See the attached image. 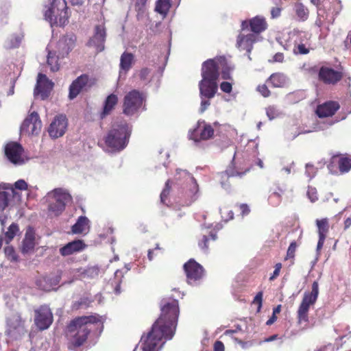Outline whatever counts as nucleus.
Listing matches in <instances>:
<instances>
[{"label": "nucleus", "mask_w": 351, "mask_h": 351, "mask_svg": "<svg viewBox=\"0 0 351 351\" xmlns=\"http://www.w3.org/2000/svg\"><path fill=\"white\" fill-rule=\"evenodd\" d=\"M86 245L82 240H75L68 243L60 249V253L62 256H66L76 252L82 251Z\"/></svg>", "instance_id": "nucleus-28"}, {"label": "nucleus", "mask_w": 351, "mask_h": 351, "mask_svg": "<svg viewBox=\"0 0 351 351\" xmlns=\"http://www.w3.org/2000/svg\"><path fill=\"white\" fill-rule=\"evenodd\" d=\"M170 180H168L166 183H165V189L162 190L161 194H160V202L162 203V204H166L165 202V199L167 198V197L169 195V191H170Z\"/></svg>", "instance_id": "nucleus-50"}, {"label": "nucleus", "mask_w": 351, "mask_h": 351, "mask_svg": "<svg viewBox=\"0 0 351 351\" xmlns=\"http://www.w3.org/2000/svg\"><path fill=\"white\" fill-rule=\"evenodd\" d=\"M282 9L280 7H274L271 10V19H277L281 14Z\"/></svg>", "instance_id": "nucleus-59"}, {"label": "nucleus", "mask_w": 351, "mask_h": 351, "mask_svg": "<svg viewBox=\"0 0 351 351\" xmlns=\"http://www.w3.org/2000/svg\"><path fill=\"white\" fill-rule=\"evenodd\" d=\"M134 62V56L132 53L123 52L120 58L119 77L125 75L128 71L132 68Z\"/></svg>", "instance_id": "nucleus-30"}, {"label": "nucleus", "mask_w": 351, "mask_h": 351, "mask_svg": "<svg viewBox=\"0 0 351 351\" xmlns=\"http://www.w3.org/2000/svg\"><path fill=\"white\" fill-rule=\"evenodd\" d=\"M90 221L85 216L78 217L77 221L71 227L73 234H87L90 230Z\"/></svg>", "instance_id": "nucleus-31"}, {"label": "nucleus", "mask_w": 351, "mask_h": 351, "mask_svg": "<svg viewBox=\"0 0 351 351\" xmlns=\"http://www.w3.org/2000/svg\"><path fill=\"white\" fill-rule=\"evenodd\" d=\"M14 188L21 191L26 190L27 189V183L24 180H17L14 184Z\"/></svg>", "instance_id": "nucleus-54"}, {"label": "nucleus", "mask_w": 351, "mask_h": 351, "mask_svg": "<svg viewBox=\"0 0 351 351\" xmlns=\"http://www.w3.org/2000/svg\"><path fill=\"white\" fill-rule=\"evenodd\" d=\"M132 129L126 122L114 124L105 138L106 151L119 152L128 145L131 135Z\"/></svg>", "instance_id": "nucleus-4"}, {"label": "nucleus", "mask_w": 351, "mask_h": 351, "mask_svg": "<svg viewBox=\"0 0 351 351\" xmlns=\"http://www.w3.org/2000/svg\"><path fill=\"white\" fill-rule=\"evenodd\" d=\"M263 302V293L261 291L258 292L254 298L253 304H257V311L259 312L262 307Z\"/></svg>", "instance_id": "nucleus-53"}, {"label": "nucleus", "mask_w": 351, "mask_h": 351, "mask_svg": "<svg viewBox=\"0 0 351 351\" xmlns=\"http://www.w3.org/2000/svg\"><path fill=\"white\" fill-rule=\"evenodd\" d=\"M65 0H51L50 5L45 12V19L50 23L51 27L64 26L69 18Z\"/></svg>", "instance_id": "nucleus-5"}, {"label": "nucleus", "mask_w": 351, "mask_h": 351, "mask_svg": "<svg viewBox=\"0 0 351 351\" xmlns=\"http://www.w3.org/2000/svg\"><path fill=\"white\" fill-rule=\"evenodd\" d=\"M34 324L40 330L48 329L53 323V316L47 305H42L34 311Z\"/></svg>", "instance_id": "nucleus-12"}, {"label": "nucleus", "mask_w": 351, "mask_h": 351, "mask_svg": "<svg viewBox=\"0 0 351 351\" xmlns=\"http://www.w3.org/2000/svg\"><path fill=\"white\" fill-rule=\"evenodd\" d=\"M281 268H282L281 263L276 264L275 269L273 272V274L269 278L270 280H274L279 275Z\"/></svg>", "instance_id": "nucleus-60"}, {"label": "nucleus", "mask_w": 351, "mask_h": 351, "mask_svg": "<svg viewBox=\"0 0 351 351\" xmlns=\"http://www.w3.org/2000/svg\"><path fill=\"white\" fill-rule=\"evenodd\" d=\"M266 114L269 120H273L281 115L280 110L276 106H271L266 108Z\"/></svg>", "instance_id": "nucleus-43"}, {"label": "nucleus", "mask_w": 351, "mask_h": 351, "mask_svg": "<svg viewBox=\"0 0 351 351\" xmlns=\"http://www.w3.org/2000/svg\"><path fill=\"white\" fill-rule=\"evenodd\" d=\"M225 60L222 58L208 59L203 62L201 70L202 80L199 82V96L201 98L200 112H204L210 105L218 90L217 80L219 76V64Z\"/></svg>", "instance_id": "nucleus-2"}, {"label": "nucleus", "mask_w": 351, "mask_h": 351, "mask_svg": "<svg viewBox=\"0 0 351 351\" xmlns=\"http://www.w3.org/2000/svg\"><path fill=\"white\" fill-rule=\"evenodd\" d=\"M296 249V243L295 242H292L289 245L287 252V256L289 258H293L294 256V254Z\"/></svg>", "instance_id": "nucleus-57"}, {"label": "nucleus", "mask_w": 351, "mask_h": 351, "mask_svg": "<svg viewBox=\"0 0 351 351\" xmlns=\"http://www.w3.org/2000/svg\"><path fill=\"white\" fill-rule=\"evenodd\" d=\"M4 252L6 257L11 261L16 262L18 261V256L15 253L14 249L11 245H8L4 248Z\"/></svg>", "instance_id": "nucleus-44"}, {"label": "nucleus", "mask_w": 351, "mask_h": 351, "mask_svg": "<svg viewBox=\"0 0 351 351\" xmlns=\"http://www.w3.org/2000/svg\"><path fill=\"white\" fill-rule=\"evenodd\" d=\"M269 82L272 84L274 87L281 88L287 84L288 78L283 73H276L272 74L270 76Z\"/></svg>", "instance_id": "nucleus-34"}, {"label": "nucleus", "mask_w": 351, "mask_h": 351, "mask_svg": "<svg viewBox=\"0 0 351 351\" xmlns=\"http://www.w3.org/2000/svg\"><path fill=\"white\" fill-rule=\"evenodd\" d=\"M103 329V322L99 315L82 316L71 320L66 327L69 348H78L86 341L90 332L95 328Z\"/></svg>", "instance_id": "nucleus-3"}, {"label": "nucleus", "mask_w": 351, "mask_h": 351, "mask_svg": "<svg viewBox=\"0 0 351 351\" xmlns=\"http://www.w3.org/2000/svg\"><path fill=\"white\" fill-rule=\"evenodd\" d=\"M19 232V225L16 223H12L9 228H8V230L5 233V240L6 244H9L12 239L15 237V236L18 234Z\"/></svg>", "instance_id": "nucleus-39"}, {"label": "nucleus", "mask_w": 351, "mask_h": 351, "mask_svg": "<svg viewBox=\"0 0 351 351\" xmlns=\"http://www.w3.org/2000/svg\"><path fill=\"white\" fill-rule=\"evenodd\" d=\"M53 86V83L47 77L46 75L39 73L34 94L35 96L40 95L42 99H45L48 97Z\"/></svg>", "instance_id": "nucleus-19"}, {"label": "nucleus", "mask_w": 351, "mask_h": 351, "mask_svg": "<svg viewBox=\"0 0 351 351\" xmlns=\"http://www.w3.org/2000/svg\"><path fill=\"white\" fill-rule=\"evenodd\" d=\"M106 35V29L104 23L96 25L94 27L93 35L87 43L88 46L94 47L97 53L101 52L105 49L104 43Z\"/></svg>", "instance_id": "nucleus-15"}, {"label": "nucleus", "mask_w": 351, "mask_h": 351, "mask_svg": "<svg viewBox=\"0 0 351 351\" xmlns=\"http://www.w3.org/2000/svg\"><path fill=\"white\" fill-rule=\"evenodd\" d=\"M316 224L318 228L319 236H325L328 230V223L327 219H317Z\"/></svg>", "instance_id": "nucleus-41"}, {"label": "nucleus", "mask_w": 351, "mask_h": 351, "mask_svg": "<svg viewBox=\"0 0 351 351\" xmlns=\"http://www.w3.org/2000/svg\"><path fill=\"white\" fill-rule=\"evenodd\" d=\"M337 162L339 165V171L340 173L348 172L351 169V160L348 158H339L336 156L332 158L331 162L328 165V169L332 174L338 173V171L333 169V164Z\"/></svg>", "instance_id": "nucleus-27"}, {"label": "nucleus", "mask_w": 351, "mask_h": 351, "mask_svg": "<svg viewBox=\"0 0 351 351\" xmlns=\"http://www.w3.org/2000/svg\"><path fill=\"white\" fill-rule=\"evenodd\" d=\"M187 282L191 285H197L204 276L203 267L194 259H190L184 265Z\"/></svg>", "instance_id": "nucleus-11"}, {"label": "nucleus", "mask_w": 351, "mask_h": 351, "mask_svg": "<svg viewBox=\"0 0 351 351\" xmlns=\"http://www.w3.org/2000/svg\"><path fill=\"white\" fill-rule=\"evenodd\" d=\"M25 332L24 321L18 312H12L6 318L5 335L11 338L17 339Z\"/></svg>", "instance_id": "nucleus-10"}, {"label": "nucleus", "mask_w": 351, "mask_h": 351, "mask_svg": "<svg viewBox=\"0 0 351 351\" xmlns=\"http://www.w3.org/2000/svg\"><path fill=\"white\" fill-rule=\"evenodd\" d=\"M257 90L265 97H267L270 95V91L266 85L258 86Z\"/></svg>", "instance_id": "nucleus-58"}, {"label": "nucleus", "mask_w": 351, "mask_h": 351, "mask_svg": "<svg viewBox=\"0 0 351 351\" xmlns=\"http://www.w3.org/2000/svg\"><path fill=\"white\" fill-rule=\"evenodd\" d=\"M34 236L32 232L27 231L23 241L22 252L28 253L34 248Z\"/></svg>", "instance_id": "nucleus-35"}, {"label": "nucleus", "mask_w": 351, "mask_h": 351, "mask_svg": "<svg viewBox=\"0 0 351 351\" xmlns=\"http://www.w3.org/2000/svg\"><path fill=\"white\" fill-rule=\"evenodd\" d=\"M91 302L92 301L90 300L88 298H82L80 299V300L74 303L73 308L76 309L80 308H86L90 305Z\"/></svg>", "instance_id": "nucleus-46"}, {"label": "nucleus", "mask_w": 351, "mask_h": 351, "mask_svg": "<svg viewBox=\"0 0 351 351\" xmlns=\"http://www.w3.org/2000/svg\"><path fill=\"white\" fill-rule=\"evenodd\" d=\"M319 294V285L317 281L313 282L312 285L311 291H306L301 304L299 306L297 314L298 323L308 322V313L311 306L313 305L318 298Z\"/></svg>", "instance_id": "nucleus-7"}, {"label": "nucleus", "mask_w": 351, "mask_h": 351, "mask_svg": "<svg viewBox=\"0 0 351 351\" xmlns=\"http://www.w3.org/2000/svg\"><path fill=\"white\" fill-rule=\"evenodd\" d=\"M47 197L49 200V211L55 216L60 215L66 208V205L72 201V197L67 189L56 188L49 191Z\"/></svg>", "instance_id": "nucleus-6"}, {"label": "nucleus", "mask_w": 351, "mask_h": 351, "mask_svg": "<svg viewBox=\"0 0 351 351\" xmlns=\"http://www.w3.org/2000/svg\"><path fill=\"white\" fill-rule=\"evenodd\" d=\"M175 178L177 180H181L183 179L184 182L189 183L190 184L189 191L190 193L192 195V198L193 199H197L196 194L199 191L198 184L195 179L186 170L177 169Z\"/></svg>", "instance_id": "nucleus-22"}, {"label": "nucleus", "mask_w": 351, "mask_h": 351, "mask_svg": "<svg viewBox=\"0 0 351 351\" xmlns=\"http://www.w3.org/2000/svg\"><path fill=\"white\" fill-rule=\"evenodd\" d=\"M267 23L266 19L263 16H256L249 21H243L241 23V30L245 32L248 27L254 34H258L263 32L267 29Z\"/></svg>", "instance_id": "nucleus-18"}, {"label": "nucleus", "mask_w": 351, "mask_h": 351, "mask_svg": "<svg viewBox=\"0 0 351 351\" xmlns=\"http://www.w3.org/2000/svg\"><path fill=\"white\" fill-rule=\"evenodd\" d=\"M316 173H317L316 168L313 165H311V164L306 165L305 174L310 180H311L312 178H313L315 177V176L316 175Z\"/></svg>", "instance_id": "nucleus-48"}, {"label": "nucleus", "mask_w": 351, "mask_h": 351, "mask_svg": "<svg viewBox=\"0 0 351 351\" xmlns=\"http://www.w3.org/2000/svg\"><path fill=\"white\" fill-rule=\"evenodd\" d=\"M218 126V122H214L212 125L206 123L204 121H199L197 127L193 130L189 131V137L194 141L196 145H198L201 141H206L213 138L215 128Z\"/></svg>", "instance_id": "nucleus-9"}, {"label": "nucleus", "mask_w": 351, "mask_h": 351, "mask_svg": "<svg viewBox=\"0 0 351 351\" xmlns=\"http://www.w3.org/2000/svg\"><path fill=\"white\" fill-rule=\"evenodd\" d=\"M284 193V190L278 188L277 191H274L269 197V201L273 206L279 204L281 200V196Z\"/></svg>", "instance_id": "nucleus-40"}, {"label": "nucleus", "mask_w": 351, "mask_h": 351, "mask_svg": "<svg viewBox=\"0 0 351 351\" xmlns=\"http://www.w3.org/2000/svg\"><path fill=\"white\" fill-rule=\"evenodd\" d=\"M210 239H212L213 241L217 239V234L215 233H210L209 237L204 235L201 241H199L198 245L199 247L205 252H206L208 250V242Z\"/></svg>", "instance_id": "nucleus-42"}, {"label": "nucleus", "mask_w": 351, "mask_h": 351, "mask_svg": "<svg viewBox=\"0 0 351 351\" xmlns=\"http://www.w3.org/2000/svg\"><path fill=\"white\" fill-rule=\"evenodd\" d=\"M150 69L147 68H143L140 71L139 77L141 80L146 81V83L149 81L147 80V77L149 75Z\"/></svg>", "instance_id": "nucleus-55"}, {"label": "nucleus", "mask_w": 351, "mask_h": 351, "mask_svg": "<svg viewBox=\"0 0 351 351\" xmlns=\"http://www.w3.org/2000/svg\"><path fill=\"white\" fill-rule=\"evenodd\" d=\"M307 196L311 202H315L318 199L317 189L312 186H308L307 190Z\"/></svg>", "instance_id": "nucleus-47"}, {"label": "nucleus", "mask_w": 351, "mask_h": 351, "mask_svg": "<svg viewBox=\"0 0 351 351\" xmlns=\"http://www.w3.org/2000/svg\"><path fill=\"white\" fill-rule=\"evenodd\" d=\"M160 315L151 330L141 339V347L133 351H160L167 340L175 335L179 317L178 301L171 298H162L160 303Z\"/></svg>", "instance_id": "nucleus-1"}, {"label": "nucleus", "mask_w": 351, "mask_h": 351, "mask_svg": "<svg viewBox=\"0 0 351 351\" xmlns=\"http://www.w3.org/2000/svg\"><path fill=\"white\" fill-rule=\"evenodd\" d=\"M23 36L21 34H15L11 35L5 42V47L7 49H14L19 47L22 42Z\"/></svg>", "instance_id": "nucleus-36"}, {"label": "nucleus", "mask_w": 351, "mask_h": 351, "mask_svg": "<svg viewBox=\"0 0 351 351\" xmlns=\"http://www.w3.org/2000/svg\"><path fill=\"white\" fill-rule=\"evenodd\" d=\"M88 76L85 74L81 75L75 79L69 86V99H75L80 93L88 86Z\"/></svg>", "instance_id": "nucleus-24"}, {"label": "nucleus", "mask_w": 351, "mask_h": 351, "mask_svg": "<svg viewBox=\"0 0 351 351\" xmlns=\"http://www.w3.org/2000/svg\"><path fill=\"white\" fill-rule=\"evenodd\" d=\"M295 54L305 55L309 52V50L304 44H298L293 49Z\"/></svg>", "instance_id": "nucleus-51"}, {"label": "nucleus", "mask_w": 351, "mask_h": 351, "mask_svg": "<svg viewBox=\"0 0 351 351\" xmlns=\"http://www.w3.org/2000/svg\"><path fill=\"white\" fill-rule=\"evenodd\" d=\"M148 0H136L135 1V10L138 13L143 12L145 6Z\"/></svg>", "instance_id": "nucleus-52"}, {"label": "nucleus", "mask_w": 351, "mask_h": 351, "mask_svg": "<svg viewBox=\"0 0 351 351\" xmlns=\"http://www.w3.org/2000/svg\"><path fill=\"white\" fill-rule=\"evenodd\" d=\"M220 88L223 92L226 93H230L232 91V84L230 82H223L220 84Z\"/></svg>", "instance_id": "nucleus-56"}, {"label": "nucleus", "mask_w": 351, "mask_h": 351, "mask_svg": "<svg viewBox=\"0 0 351 351\" xmlns=\"http://www.w3.org/2000/svg\"><path fill=\"white\" fill-rule=\"evenodd\" d=\"M145 100L143 93L132 90L128 92L124 97L123 104V112L127 116H132L138 113Z\"/></svg>", "instance_id": "nucleus-8"}, {"label": "nucleus", "mask_w": 351, "mask_h": 351, "mask_svg": "<svg viewBox=\"0 0 351 351\" xmlns=\"http://www.w3.org/2000/svg\"><path fill=\"white\" fill-rule=\"evenodd\" d=\"M320 130L319 128H318L317 126H315L313 127V128L312 130H300L299 132H295V134H293L292 136L291 135H287V138L289 139V140H293L295 138H296L299 134H307V133H310V132H315V131H317Z\"/></svg>", "instance_id": "nucleus-49"}, {"label": "nucleus", "mask_w": 351, "mask_h": 351, "mask_svg": "<svg viewBox=\"0 0 351 351\" xmlns=\"http://www.w3.org/2000/svg\"><path fill=\"white\" fill-rule=\"evenodd\" d=\"M321 11H322V8L317 9V18L315 23V25L317 26L318 27H321L324 25V19H322L321 18Z\"/></svg>", "instance_id": "nucleus-61"}, {"label": "nucleus", "mask_w": 351, "mask_h": 351, "mask_svg": "<svg viewBox=\"0 0 351 351\" xmlns=\"http://www.w3.org/2000/svg\"><path fill=\"white\" fill-rule=\"evenodd\" d=\"M297 18L300 21H305L308 19L309 11L308 8L301 3H297L294 7Z\"/></svg>", "instance_id": "nucleus-37"}, {"label": "nucleus", "mask_w": 351, "mask_h": 351, "mask_svg": "<svg viewBox=\"0 0 351 351\" xmlns=\"http://www.w3.org/2000/svg\"><path fill=\"white\" fill-rule=\"evenodd\" d=\"M50 47L51 46H48L46 49L47 50V64L51 71L56 72L60 67V60L63 58H61L60 54L58 53L56 50L50 49Z\"/></svg>", "instance_id": "nucleus-29"}, {"label": "nucleus", "mask_w": 351, "mask_h": 351, "mask_svg": "<svg viewBox=\"0 0 351 351\" xmlns=\"http://www.w3.org/2000/svg\"><path fill=\"white\" fill-rule=\"evenodd\" d=\"M326 237L325 236H319V240L317 245V252H319L320 250L322 248L324 241H325Z\"/></svg>", "instance_id": "nucleus-64"}, {"label": "nucleus", "mask_w": 351, "mask_h": 351, "mask_svg": "<svg viewBox=\"0 0 351 351\" xmlns=\"http://www.w3.org/2000/svg\"><path fill=\"white\" fill-rule=\"evenodd\" d=\"M319 77L326 84H335L342 78L341 72L332 69L322 66L319 72Z\"/></svg>", "instance_id": "nucleus-25"}, {"label": "nucleus", "mask_w": 351, "mask_h": 351, "mask_svg": "<svg viewBox=\"0 0 351 351\" xmlns=\"http://www.w3.org/2000/svg\"><path fill=\"white\" fill-rule=\"evenodd\" d=\"M284 60V55L282 53H276L273 57L274 62H282Z\"/></svg>", "instance_id": "nucleus-62"}, {"label": "nucleus", "mask_w": 351, "mask_h": 351, "mask_svg": "<svg viewBox=\"0 0 351 351\" xmlns=\"http://www.w3.org/2000/svg\"><path fill=\"white\" fill-rule=\"evenodd\" d=\"M62 274V271L61 270H57L53 274L38 279L36 280V285L39 289L45 291L56 290V286L60 282Z\"/></svg>", "instance_id": "nucleus-17"}, {"label": "nucleus", "mask_w": 351, "mask_h": 351, "mask_svg": "<svg viewBox=\"0 0 351 351\" xmlns=\"http://www.w3.org/2000/svg\"><path fill=\"white\" fill-rule=\"evenodd\" d=\"M15 191L13 186L8 183H0V211L8 206L9 201L14 197Z\"/></svg>", "instance_id": "nucleus-23"}, {"label": "nucleus", "mask_w": 351, "mask_h": 351, "mask_svg": "<svg viewBox=\"0 0 351 351\" xmlns=\"http://www.w3.org/2000/svg\"><path fill=\"white\" fill-rule=\"evenodd\" d=\"M340 106L338 102L329 101L319 105L316 110L317 116L320 118L331 117L339 109Z\"/></svg>", "instance_id": "nucleus-26"}, {"label": "nucleus", "mask_w": 351, "mask_h": 351, "mask_svg": "<svg viewBox=\"0 0 351 351\" xmlns=\"http://www.w3.org/2000/svg\"><path fill=\"white\" fill-rule=\"evenodd\" d=\"M5 155L7 159L15 165H22L27 160L24 156L23 147L16 142H10L6 144Z\"/></svg>", "instance_id": "nucleus-13"}, {"label": "nucleus", "mask_w": 351, "mask_h": 351, "mask_svg": "<svg viewBox=\"0 0 351 351\" xmlns=\"http://www.w3.org/2000/svg\"><path fill=\"white\" fill-rule=\"evenodd\" d=\"M77 273L81 278L93 279L97 278L100 273V268L97 265L89 266L85 269H77Z\"/></svg>", "instance_id": "nucleus-33"}, {"label": "nucleus", "mask_w": 351, "mask_h": 351, "mask_svg": "<svg viewBox=\"0 0 351 351\" xmlns=\"http://www.w3.org/2000/svg\"><path fill=\"white\" fill-rule=\"evenodd\" d=\"M42 128V122L36 112H32L23 121L21 126V133L27 135H37Z\"/></svg>", "instance_id": "nucleus-14"}, {"label": "nucleus", "mask_w": 351, "mask_h": 351, "mask_svg": "<svg viewBox=\"0 0 351 351\" xmlns=\"http://www.w3.org/2000/svg\"><path fill=\"white\" fill-rule=\"evenodd\" d=\"M171 7L170 0H158L156 3L155 11L165 17Z\"/></svg>", "instance_id": "nucleus-38"}, {"label": "nucleus", "mask_w": 351, "mask_h": 351, "mask_svg": "<svg viewBox=\"0 0 351 351\" xmlns=\"http://www.w3.org/2000/svg\"><path fill=\"white\" fill-rule=\"evenodd\" d=\"M214 351H224V345L220 341H217L214 344Z\"/></svg>", "instance_id": "nucleus-63"}, {"label": "nucleus", "mask_w": 351, "mask_h": 351, "mask_svg": "<svg viewBox=\"0 0 351 351\" xmlns=\"http://www.w3.org/2000/svg\"><path fill=\"white\" fill-rule=\"evenodd\" d=\"M76 40V37L73 34L62 36L56 45L57 53L60 54L61 58L66 56L73 49Z\"/></svg>", "instance_id": "nucleus-20"}, {"label": "nucleus", "mask_w": 351, "mask_h": 351, "mask_svg": "<svg viewBox=\"0 0 351 351\" xmlns=\"http://www.w3.org/2000/svg\"><path fill=\"white\" fill-rule=\"evenodd\" d=\"M118 102V97L114 94H110L108 95L105 101L102 112L100 114V118L104 119L108 115L111 111L114 109V106Z\"/></svg>", "instance_id": "nucleus-32"}, {"label": "nucleus", "mask_w": 351, "mask_h": 351, "mask_svg": "<svg viewBox=\"0 0 351 351\" xmlns=\"http://www.w3.org/2000/svg\"><path fill=\"white\" fill-rule=\"evenodd\" d=\"M249 171V168H247L245 171L240 172L238 171H235L234 167L231 165L229 166L227 169L225 171L224 173H223L224 175H226L227 177H234V176H239L241 177L243 175L245 174L246 171Z\"/></svg>", "instance_id": "nucleus-45"}, {"label": "nucleus", "mask_w": 351, "mask_h": 351, "mask_svg": "<svg viewBox=\"0 0 351 351\" xmlns=\"http://www.w3.org/2000/svg\"><path fill=\"white\" fill-rule=\"evenodd\" d=\"M68 121L65 115L59 114L54 117L48 128V133L51 138H58L62 136L67 128Z\"/></svg>", "instance_id": "nucleus-16"}, {"label": "nucleus", "mask_w": 351, "mask_h": 351, "mask_svg": "<svg viewBox=\"0 0 351 351\" xmlns=\"http://www.w3.org/2000/svg\"><path fill=\"white\" fill-rule=\"evenodd\" d=\"M256 40V36L252 33L245 34V32L241 30V33L237 36V47L240 50H245L247 53L248 58L250 60V53L253 48V44Z\"/></svg>", "instance_id": "nucleus-21"}]
</instances>
